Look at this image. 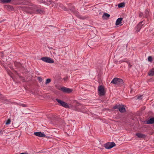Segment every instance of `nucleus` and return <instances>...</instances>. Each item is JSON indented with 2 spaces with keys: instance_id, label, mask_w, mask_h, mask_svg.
Listing matches in <instances>:
<instances>
[{
  "instance_id": "6",
  "label": "nucleus",
  "mask_w": 154,
  "mask_h": 154,
  "mask_svg": "<svg viewBox=\"0 0 154 154\" xmlns=\"http://www.w3.org/2000/svg\"><path fill=\"white\" fill-rule=\"evenodd\" d=\"M116 146V144L114 142H108L104 144V147L106 149H110Z\"/></svg>"
},
{
  "instance_id": "30",
  "label": "nucleus",
  "mask_w": 154,
  "mask_h": 154,
  "mask_svg": "<svg viewBox=\"0 0 154 154\" xmlns=\"http://www.w3.org/2000/svg\"><path fill=\"white\" fill-rule=\"evenodd\" d=\"M94 39H93L92 40H89L88 41V42L90 45L91 44H92L94 42Z\"/></svg>"
},
{
  "instance_id": "18",
  "label": "nucleus",
  "mask_w": 154,
  "mask_h": 154,
  "mask_svg": "<svg viewBox=\"0 0 154 154\" xmlns=\"http://www.w3.org/2000/svg\"><path fill=\"white\" fill-rule=\"evenodd\" d=\"M5 7L6 8L8 9V10L10 11H12L14 10V8H13V7L9 5H8L5 6Z\"/></svg>"
},
{
  "instance_id": "17",
  "label": "nucleus",
  "mask_w": 154,
  "mask_h": 154,
  "mask_svg": "<svg viewBox=\"0 0 154 154\" xmlns=\"http://www.w3.org/2000/svg\"><path fill=\"white\" fill-rule=\"evenodd\" d=\"M12 0H0V3L2 4L9 3Z\"/></svg>"
},
{
  "instance_id": "31",
  "label": "nucleus",
  "mask_w": 154,
  "mask_h": 154,
  "mask_svg": "<svg viewBox=\"0 0 154 154\" xmlns=\"http://www.w3.org/2000/svg\"><path fill=\"white\" fill-rule=\"evenodd\" d=\"M62 9L65 11H69L68 9L66 8V7L65 6H63V7L62 8Z\"/></svg>"
},
{
  "instance_id": "21",
  "label": "nucleus",
  "mask_w": 154,
  "mask_h": 154,
  "mask_svg": "<svg viewBox=\"0 0 154 154\" xmlns=\"http://www.w3.org/2000/svg\"><path fill=\"white\" fill-rule=\"evenodd\" d=\"M118 7L119 8H122L125 6V4L124 2L121 3L118 5Z\"/></svg>"
},
{
  "instance_id": "41",
  "label": "nucleus",
  "mask_w": 154,
  "mask_h": 154,
  "mask_svg": "<svg viewBox=\"0 0 154 154\" xmlns=\"http://www.w3.org/2000/svg\"><path fill=\"white\" fill-rule=\"evenodd\" d=\"M48 26L49 27H50V26L53 27V26H52V25H49V26Z\"/></svg>"
},
{
  "instance_id": "13",
  "label": "nucleus",
  "mask_w": 154,
  "mask_h": 154,
  "mask_svg": "<svg viewBox=\"0 0 154 154\" xmlns=\"http://www.w3.org/2000/svg\"><path fill=\"white\" fill-rule=\"evenodd\" d=\"M109 17V14L108 13H105L103 14L102 17L103 19H107Z\"/></svg>"
},
{
  "instance_id": "24",
  "label": "nucleus",
  "mask_w": 154,
  "mask_h": 154,
  "mask_svg": "<svg viewBox=\"0 0 154 154\" xmlns=\"http://www.w3.org/2000/svg\"><path fill=\"white\" fill-rule=\"evenodd\" d=\"M142 96L140 95V96H136L135 97V99H141L142 98Z\"/></svg>"
},
{
  "instance_id": "33",
  "label": "nucleus",
  "mask_w": 154,
  "mask_h": 154,
  "mask_svg": "<svg viewBox=\"0 0 154 154\" xmlns=\"http://www.w3.org/2000/svg\"><path fill=\"white\" fill-rule=\"evenodd\" d=\"M20 105L23 107H26L27 106V105L26 104H25L21 103L20 104Z\"/></svg>"
},
{
  "instance_id": "36",
  "label": "nucleus",
  "mask_w": 154,
  "mask_h": 154,
  "mask_svg": "<svg viewBox=\"0 0 154 154\" xmlns=\"http://www.w3.org/2000/svg\"><path fill=\"white\" fill-rule=\"evenodd\" d=\"M68 79V77H66L65 78H64L63 79L64 81H66Z\"/></svg>"
},
{
  "instance_id": "32",
  "label": "nucleus",
  "mask_w": 154,
  "mask_h": 154,
  "mask_svg": "<svg viewBox=\"0 0 154 154\" xmlns=\"http://www.w3.org/2000/svg\"><path fill=\"white\" fill-rule=\"evenodd\" d=\"M127 63L128 64L129 68H131L132 67V65L130 64V62L129 61H128L127 62Z\"/></svg>"
},
{
  "instance_id": "5",
  "label": "nucleus",
  "mask_w": 154,
  "mask_h": 154,
  "mask_svg": "<svg viewBox=\"0 0 154 154\" xmlns=\"http://www.w3.org/2000/svg\"><path fill=\"white\" fill-rule=\"evenodd\" d=\"M98 93L100 96H103L105 94L104 89L102 85H100L98 88Z\"/></svg>"
},
{
  "instance_id": "10",
  "label": "nucleus",
  "mask_w": 154,
  "mask_h": 154,
  "mask_svg": "<svg viewBox=\"0 0 154 154\" xmlns=\"http://www.w3.org/2000/svg\"><path fill=\"white\" fill-rule=\"evenodd\" d=\"M136 135L140 139H144L146 136L145 134L141 133H137L136 134Z\"/></svg>"
},
{
  "instance_id": "28",
  "label": "nucleus",
  "mask_w": 154,
  "mask_h": 154,
  "mask_svg": "<svg viewBox=\"0 0 154 154\" xmlns=\"http://www.w3.org/2000/svg\"><path fill=\"white\" fill-rule=\"evenodd\" d=\"M46 0H40L39 2H40V3H44V4H47L48 5V4H46Z\"/></svg>"
},
{
  "instance_id": "3",
  "label": "nucleus",
  "mask_w": 154,
  "mask_h": 154,
  "mask_svg": "<svg viewBox=\"0 0 154 154\" xmlns=\"http://www.w3.org/2000/svg\"><path fill=\"white\" fill-rule=\"evenodd\" d=\"M56 100L60 104V106L64 107L65 108H68L69 107L68 104L63 101L57 98L56 99Z\"/></svg>"
},
{
  "instance_id": "38",
  "label": "nucleus",
  "mask_w": 154,
  "mask_h": 154,
  "mask_svg": "<svg viewBox=\"0 0 154 154\" xmlns=\"http://www.w3.org/2000/svg\"><path fill=\"white\" fill-rule=\"evenodd\" d=\"M59 6L60 7V8H62L64 6L61 4H60L59 5Z\"/></svg>"
},
{
  "instance_id": "25",
  "label": "nucleus",
  "mask_w": 154,
  "mask_h": 154,
  "mask_svg": "<svg viewBox=\"0 0 154 154\" xmlns=\"http://www.w3.org/2000/svg\"><path fill=\"white\" fill-rule=\"evenodd\" d=\"M11 122V120L10 119H8L7 120V121L5 124L6 125H8L9 124H10Z\"/></svg>"
},
{
  "instance_id": "8",
  "label": "nucleus",
  "mask_w": 154,
  "mask_h": 154,
  "mask_svg": "<svg viewBox=\"0 0 154 154\" xmlns=\"http://www.w3.org/2000/svg\"><path fill=\"white\" fill-rule=\"evenodd\" d=\"M143 23V21L140 22L135 27V29L137 32H138L140 31L142 26L144 24V23L143 24H142Z\"/></svg>"
},
{
  "instance_id": "12",
  "label": "nucleus",
  "mask_w": 154,
  "mask_h": 154,
  "mask_svg": "<svg viewBox=\"0 0 154 154\" xmlns=\"http://www.w3.org/2000/svg\"><path fill=\"white\" fill-rule=\"evenodd\" d=\"M154 123V118L152 117L148 119L146 121V124H151Z\"/></svg>"
},
{
  "instance_id": "16",
  "label": "nucleus",
  "mask_w": 154,
  "mask_h": 154,
  "mask_svg": "<svg viewBox=\"0 0 154 154\" xmlns=\"http://www.w3.org/2000/svg\"><path fill=\"white\" fill-rule=\"evenodd\" d=\"M148 75L150 76L154 75V68L150 70L148 73Z\"/></svg>"
},
{
  "instance_id": "9",
  "label": "nucleus",
  "mask_w": 154,
  "mask_h": 154,
  "mask_svg": "<svg viewBox=\"0 0 154 154\" xmlns=\"http://www.w3.org/2000/svg\"><path fill=\"white\" fill-rule=\"evenodd\" d=\"M60 90L63 92L67 93H69L72 91V89L65 87L61 88Z\"/></svg>"
},
{
  "instance_id": "14",
  "label": "nucleus",
  "mask_w": 154,
  "mask_h": 154,
  "mask_svg": "<svg viewBox=\"0 0 154 154\" xmlns=\"http://www.w3.org/2000/svg\"><path fill=\"white\" fill-rule=\"evenodd\" d=\"M33 12L37 14H42L43 13L44 11L42 10L41 9H37L35 11H34Z\"/></svg>"
},
{
  "instance_id": "20",
  "label": "nucleus",
  "mask_w": 154,
  "mask_h": 154,
  "mask_svg": "<svg viewBox=\"0 0 154 154\" xmlns=\"http://www.w3.org/2000/svg\"><path fill=\"white\" fill-rule=\"evenodd\" d=\"M15 66L17 68L20 67L21 66V64L20 63L15 62L14 63Z\"/></svg>"
},
{
  "instance_id": "37",
  "label": "nucleus",
  "mask_w": 154,
  "mask_h": 154,
  "mask_svg": "<svg viewBox=\"0 0 154 154\" xmlns=\"http://www.w3.org/2000/svg\"><path fill=\"white\" fill-rule=\"evenodd\" d=\"M4 130H0V134H3Z\"/></svg>"
},
{
  "instance_id": "7",
  "label": "nucleus",
  "mask_w": 154,
  "mask_h": 154,
  "mask_svg": "<svg viewBox=\"0 0 154 154\" xmlns=\"http://www.w3.org/2000/svg\"><path fill=\"white\" fill-rule=\"evenodd\" d=\"M69 9L76 16L78 14L79 12L77 11L75 9L74 7L73 6H72L71 3H69Z\"/></svg>"
},
{
  "instance_id": "11",
  "label": "nucleus",
  "mask_w": 154,
  "mask_h": 154,
  "mask_svg": "<svg viewBox=\"0 0 154 154\" xmlns=\"http://www.w3.org/2000/svg\"><path fill=\"white\" fill-rule=\"evenodd\" d=\"M34 134L40 137H45V135L44 133H42L40 132H35L34 133Z\"/></svg>"
},
{
  "instance_id": "26",
  "label": "nucleus",
  "mask_w": 154,
  "mask_h": 154,
  "mask_svg": "<svg viewBox=\"0 0 154 154\" xmlns=\"http://www.w3.org/2000/svg\"><path fill=\"white\" fill-rule=\"evenodd\" d=\"M51 82V79H46V81L45 82V84L47 85L48 83H50Z\"/></svg>"
},
{
  "instance_id": "39",
  "label": "nucleus",
  "mask_w": 154,
  "mask_h": 154,
  "mask_svg": "<svg viewBox=\"0 0 154 154\" xmlns=\"http://www.w3.org/2000/svg\"><path fill=\"white\" fill-rule=\"evenodd\" d=\"M127 61H125L124 60H122L120 61L119 62L121 63H122V62H126L127 63Z\"/></svg>"
},
{
  "instance_id": "1",
  "label": "nucleus",
  "mask_w": 154,
  "mask_h": 154,
  "mask_svg": "<svg viewBox=\"0 0 154 154\" xmlns=\"http://www.w3.org/2000/svg\"><path fill=\"white\" fill-rule=\"evenodd\" d=\"M111 83L116 85L119 86H121L123 85L124 82L123 80L121 79L115 78L111 81Z\"/></svg>"
},
{
  "instance_id": "15",
  "label": "nucleus",
  "mask_w": 154,
  "mask_h": 154,
  "mask_svg": "<svg viewBox=\"0 0 154 154\" xmlns=\"http://www.w3.org/2000/svg\"><path fill=\"white\" fill-rule=\"evenodd\" d=\"M122 18H119L116 20V25H118L122 23Z\"/></svg>"
},
{
  "instance_id": "22",
  "label": "nucleus",
  "mask_w": 154,
  "mask_h": 154,
  "mask_svg": "<svg viewBox=\"0 0 154 154\" xmlns=\"http://www.w3.org/2000/svg\"><path fill=\"white\" fill-rule=\"evenodd\" d=\"M50 4H48L49 5L50 4H52L53 5V6H54V7L57 6L58 5L57 4H56L54 3V2H52L51 0H50L49 1Z\"/></svg>"
},
{
  "instance_id": "40",
  "label": "nucleus",
  "mask_w": 154,
  "mask_h": 154,
  "mask_svg": "<svg viewBox=\"0 0 154 154\" xmlns=\"http://www.w3.org/2000/svg\"><path fill=\"white\" fill-rule=\"evenodd\" d=\"M26 154V153L23 152V153H20V154Z\"/></svg>"
},
{
  "instance_id": "35",
  "label": "nucleus",
  "mask_w": 154,
  "mask_h": 154,
  "mask_svg": "<svg viewBox=\"0 0 154 154\" xmlns=\"http://www.w3.org/2000/svg\"><path fill=\"white\" fill-rule=\"evenodd\" d=\"M143 14L142 12H140L139 14V17H141L143 16Z\"/></svg>"
},
{
  "instance_id": "19",
  "label": "nucleus",
  "mask_w": 154,
  "mask_h": 154,
  "mask_svg": "<svg viewBox=\"0 0 154 154\" xmlns=\"http://www.w3.org/2000/svg\"><path fill=\"white\" fill-rule=\"evenodd\" d=\"M76 16L77 17H78L80 19H82V20H84L86 18V17L85 16H82L80 15L79 13L78 14H77Z\"/></svg>"
},
{
  "instance_id": "27",
  "label": "nucleus",
  "mask_w": 154,
  "mask_h": 154,
  "mask_svg": "<svg viewBox=\"0 0 154 154\" xmlns=\"http://www.w3.org/2000/svg\"><path fill=\"white\" fill-rule=\"evenodd\" d=\"M148 61L151 62L152 61V57L150 56L148 57Z\"/></svg>"
},
{
  "instance_id": "2",
  "label": "nucleus",
  "mask_w": 154,
  "mask_h": 154,
  "mask_svg": "<svg viewBox=\"0 0 154 154\" xmlns=\"http://www.w3.org/2000/svg\"><path fill=\"white\" fill-rule=\"evenodd\" d=\"M113 108L114 109H118L119 112L121 113H123L126 111L125 108L124 107H121V105L120 104H116L113 107Z\"/></svg>"
},
{
  "instance_id": "34",
  "label": "nucleus",
  "mask_w": 154,
  "mask_h": 154,
  "mask_svg": "<svg viewBox=\"0 0 154 154\" xmlns=\"http://www.w3.org/2000/svg\"><path fill=\"white\" fill-rule=\"evenodd\" d=\"M4 53L3 52H0V56H1L2 58L4 57Z\"/></svg>"
},
{
  "instance_id": "29",
  "label": "nucleus",
  "mask_w": 154,
  "mask_h": 154,
  "mask_svg": "<svg viewBox=\"0 0 154 154\" xmlns=\"http://www.w3.org/2000/svg\"><path fill=\"white\" fill-rule=\"evenodd\" d=\"M37 79H38V81L40 82H41L42 81V78L40 77H38Z\"/></svg>"
},
{
  "instance_id": "23",
  "label": "nucleus",
  "mask_w": 154,
  "mask_h": 154,
  "mask_svg": "<svg viewBox=\"0 0 154 154\" xmlns=\"http://www.w3.org/2000/svg\"><path fill=\"white\" fill-rule=\"evenodd\" d=\"M145 17H147L149 15V12L146 10H145Z\"/></svg>"
},
{
  "instance_id": "4",
  "label": "nucleus",
  "mask_w": 154,
  "mask_h": 154,
  "mask_svg": "<svg viewBox=\"0 0 154 154\" xmlns=\"http://www.w3.org/2000/svg\"><path fill=\"white\" fill-rule=\"evenodd\" d=\"M41 59L43 61L48 63H53L54 62V60L49 57H42Z\"/></svg>"
}]
</instances>
